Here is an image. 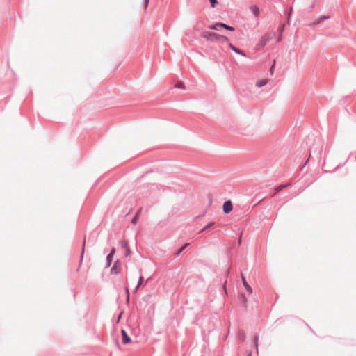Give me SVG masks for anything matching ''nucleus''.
Wrapping results in <instances>:
<instances>
[{
	"instance_id": "nucleus-24",
	"label": "nucleus",
	"mask_w": 356,
	"mask_h": 356,
	"mask_svg": "<svg viewBox=\"0 0 356 356\" xmlns=\"http://www.w3.org/2000/svg\"><path fill=\"white\" fill-rule=\"evenodd\" d=\"M258 341H259V336L258 335H255L254 336V345H255L257 348L258 347Z\"/></svg>"
},
{
	"instance_id": "nucleus-15",
	"label": "nucleus",
	"mask_w": 356,
	"mask_h": 356,
	"mask_svg": "<svg viewBox=\"0 0 356 356\" xmlns=\"http://www.w3.org/2000/svg\"><path fill=\"white\" fill-rule=\"evenodd\" d=\"M266 84H267V80L266 79H261V80H259L256 83V86H257L259 88H261V87H263V86H266Z\"/></svg>"
},
{
	"instance_id": "nucleus-29",
	"label": "nucleus",
	"mask_w": 356,
	"mask_h": 356,
	"mask_svg": "<svg viewBox=\"0 0 356 356\" xmlns=\"http://www.w3.org/2000/svg\"><path fill=\"white\" fill-rule=\"evenodd\" d=\"M240 336H241V340L243 341L245 339V334L243 332H242L240 334Z\"/></svg>"
},
{
	"instance_id": "nucleus-26",
	"label": "nucleus",
	"mask_w": 356,
	"mask_h": 356,
	"mask_svg": "<svg viewBox=\"0 0 356 356\" xmlns=\"http://www.w3.org/2000/svg\"><path fill=\"white\" fill-rule=\"evenodd\" d=\"M85 243H86V241L84 240L83 243L82 252H81V259L83 258L84 250H85Z\"/></svg>"
},
{
	"instance_id": "nucleus-7",
	"label": "nucleus",
	"mask_w": 356,
	"mask_h": 356,
	"mask_svg": "<svg viewBox=\"0 0 356 356\" xmlns=\"http://www.w3.org/2000/svg\"><path fill=\"white\" fill-rule=\"evenodd\" d=\"M241 280H242V282H243V285L244 288L250 294H251L252 293V289L251 286L247 282L245 277L243 276V275L242 273H241Z\"/></svg>"
},
{
	"instance_id": "nucleus-6",
	"label": "nucleus",
	"mask_w": 356,
	"mask_h": 356,
	"mask_svg": "<svg viewBox=\"0 0 356 356\" xmlns=\"http://www.w3.org/2000/svg\"><path fill=\"white\" fill-rule=\"evenodd\" d=\"M121 334H122V343L124 344L129 343L131 342V338L127 334V332L124 330H122Z\"/></svg>"
},
{
	"instance_id": "nucleus-34",
	"label": "nucleus",
	"mask_w": 356,
	"mask_h": 356,
	"mask_svg": "<svg viewBox=\"0 0 356 356\" xmlns=\"http://www.w3.org/2000/svg\"><path fill=\"white\" fill-rule=\"evenodd\" d=\"M282 38L281 36L278 38L277 41L280 42Z\"/></svg>"
},
{
	"instance_id": "nucleus-4",
	"label": "nucleus",
	"mask_w": 356,
	"mask_h": 356,
	"mask_svg": "<svg viewBox=\"0 0 356 356\" xmlns=\"http://www.w3.org/2000/svg\"><path fill=\"white\" fill-rule=\"evenodd\" d=\"M115 253V248H112L111 250V252L106 257V263L105 268H108L111 266Z\"/></svg>"
},
{
	"instance_id": "nucleus-31",
	"label": "nucleus",
	"mask_w": 356,
	"mask_h": 356,
	"mask_svg": "<svg viewBox=\"0 0 356 356\" xmlns=\"http://www.w3.org/2000/svg\"><path fill=\"white\" fill-rule=\"evenodd\" d=\"M139 288L140 287H138V284H137L136 286L135 287L134 290V292L136 293L138 290Z\"/></svg>"
},
{
	"instance_id": "nucleus-9",
	"label": "nucleus",
	"mask_w": 356,
	"mask_h": 356,
	"mask_svg": "<svg viewBox=\"0 0 356 356\" xmlns=\"http://www.w3.org/2000/svg\"><path fill=\"white\" fill-rule=\"evenodd\" d=\"M268 40H268V38H266V36H263V37L261 38V40H260V41H259V44H258V46H259V47H261V48L264 47L266 45V44L268 43Z\"/></svg>"
},
{
	"instance_id": "nucleus-3",
	"label": "nucleus",
	"mask_w": 356,
	"mask_h": 356,
	"mask_svg": "<svg viewBox=\"0 0 356 356\" xmlns=\"http://www.w3.org/2000/svg\"><path fill=\"white\" fill-rule=\"evenodd\" d=\"M122 270V264L119 260L115 261L113 266L111 269V274H119Z\"/></svg>"
},
{
	"instance_id": "nucleus-33",
	"label": "nucleus",
	"mask_w": 356,
	"mask_h": 356,
	"mask_svg": "<svg viewBox=\"0 0 356 356\" xmlns=\"http://www.w3.org/2000/svg\"><path fill=\"white\" fill-rule=\"evenodd\" d=\"M223 289L225 291H226V282L224 284Z\"/></svg>"
},
{
	"instance_id": "nucleus-28",
	"label": "nucleus",
	"mask_w": 356,
	"mask_h": 356,
	"mask_svg": "<svg viewBox=\"0 0 356 356\" xmlns=\"http://www.w3.org/2000/svg\"><path fill=\"white\" fill-rule=\"evenodd\" d=\"M125 293L127 294V296H129V288L127 286L125 287Z\"/></svg>"
},
{
	"instance_id": "nucleus-12",
	"label": "nucleus",
	"mask_w": 356,
	"mask_h": 356,
	"mask_svg": "<svg viewBox=\"0 0 356 356\" xmlns=\"http://www.w3.org/2000/svg\"><path fill=\"white\" fill-rule=\"evenodd\" d=\"M121 246L122 248H125L127 250V253H126V256H128L130 253V250H129V248L128 247V243L127 241H121Z\"/></svg>"
},
{
	"instance_id": "nucleus-30",
	"label": "nucleus",
	"mask_w": 356,
	"mask_h": 356,
	"mask_svg": "<svg viewBox=\"0 0 356 356\" xmlns=\"http://www.w3.org/2000/svg\"><path fill=\"white\" fill-rule=\"evenodd\" d=\"M284 25H282L280 28H279V31H280V33H282L283 31H284Z\"/></svg>"
},
{
	"instance_id": "nucleus-18",
	"label": "nucleus",
	"mask_w": 356,
	"mask_h": 356,
	"mask_svg": "<svg viewBox=\"0 0 356 356\" xmlns=\"http://www.w3.org/2000/svg\"><path fill=\"white\" fill-rule=\"evenodd\" d=\"M218 42H222V43L228 42L229 38L227 36L220 35Z\"/></svg>"
},
{
	"instance_id": "nucleus-5",
	"label": "nucleus",
	"mask_w": 356,
	"mask_h": 356,
	"mask_svg": "<svg viewBox=\"0 0 356 356\" xmlns=\"http://www.w3.org/2000/svg\"><path fill=\"white\" fill-rule=\"evenodd\" d=\"M222 209L225 213H229L233 209L232 202L230 200L225 202Z\"/></svg>"
},
{
	"instance_id": "nucleus-32",
	"label": "nucleus",
	"mask_w": 356,
	"mask_h": 356,
	"mask_svg": "<svg viewBox=\"0 0 356 356\" xmlns=\"http://www.w3.org/2000/svg\"><path fill=\"white\" fill-rule=\"evenodd\" d=\"M127 302L129 303V296H127Z\"/></svg>"
},
{
	"instance_id": "nucleus-13",
	"label": "nucleus",
	"mask_w": 356,
	"mask_h": 356,
	"mask_svg": "<svg viewBox=\"0 0 356 356\" xmlns=\"http://www.w3.org/2000/svg\"><path fill=\"white\" fill-rule=\"evenodd\" d=\"M328 19H330V16H321L316 22L314 23V25H318Z\"/></svg>"
},
{
	"instance_id": "nucleus-25",
	"label": "nucleus",
	"mask_w": 356,
	"mask_h": 356,
	"mask_svg": "<svg viewBox=\"0 0 356 356\" xmlns=\"http://www.w3.org/2000/svg\"><path fill=\"white\" fill-rule=\"evenodd\" d=\"M228 47L229 49H231L233 51H234V49H236V47L234 46L232 43L230 42H228Z\"/></svg>"
},
{
	"instance_id": "nucleus-2",
	"label": "nucleus",
	"mask_w": 356,
	"mask_h": 356,
	"mask_svg": "<svg viewBox=\"0 0 356 356\" xmlns=\"http://www.w3.org/2000/svg\"><path fill=\"white\" fill-rule=\"evenodd\" d=\"M219 27H221V29L224 28L225 29L230 31H234L235 30V29L233 26H229V25L222 23V22L216 23L215 24L209 26V28L211 30L217 31V30H218Z\"/></svg>"
},
{
	"instance_id": "nucleus-21",
	"label": "nucleus",
	"mask_w": 356,
	"mask_h": 356,
	"mask_svg": "<svg viewBox=\"0 0 356 356\" xmlns=\"http://www.w3.org/2000/svg\"><path fill=\"white\" fill-rule=\"evenodd\" d=\"M235 53H236L237 54H239V55H241L243 56H246L245 54L244 51H243L242 50H241L240 49H238V48H236V49H234V51Z\"/></svg>"
},
{
	"instance_id": "nucleus-19",
	"label": "nucleus",
	"mask_w": 356,
	"mask_h": 356,
	"mask_svg": "<svg viewBox=\"0 0 356 356\" xmlns=\"http://www.w3.org/2000/svg\"><path fill=\"white\" fill-rule=\"evenodd\" d=\"M175 87L176 88H179V89H185V85H184V83L183 82H181V81H179V82H177V83L175 84Z\"/></svg>"
},
{
	"instance_id": "nucleus-20",
	"label": "nucleus",
	"mask_w": 356,
	"mask_h": 356,
	"mask_svg": "<svg viewBox=\"0 0 356 356\" xmlns=\"http://www.w3.org/2000/svg\"><path fill=\"white\" fill-rule=\"evenodd\" d=\"M189 243H185L177 252V255L180 254L188 246Z\"/></svg>"
},
{
	"instance_id": "nucleus-10",
	"label": "nucleus",
	"mask_w": 356,
	"mask_h": 356,
	"mask_svg": "<svg viewBox=\"0 0 356 356\" xmlns=\"http://www.w3.org/2000/svg\"><path fill=\"white\" fill-rule=\"evenodd\" d=\"M290 185H291V183H286V184H281V185L275 187V194L278 193L280 191H281L282 190H283L285 188H287Z\"/></svg>"
},
{
	"instance_id": "nucleus-23",
	"label": "nucleus",
	"mask_w": 356,
	"mask_h": 356,
	"mask_svg": "<svg viewBox=\"0 0 356 356\" xmlns=\"http://www.w3.org/2000/svg\"><path fill=\"white\" fill-rule=\"evenodd\" d=\"M211 6L212 8H215L216 4L218 3V0H209Z\"/></svg>"
},
{
	"instance_id": "nucleus-17",
	"label": "nucleus",
	"mask_w": 356,
	"mask_h": 356,
	"mask_svg": "<svg viewBox=\"0 0 356 356\" xmlns=\"http://www.w3.org/2000/svg\"><path fill=\"white\" fill-rule=\"evenodd\" d=\"M139 272H140V277L138 278V284H138V287H140L143 284V282H144V277L142 275V270L140 269Z\"/></svg>"
},
{
	"instance_id": "nucleus-1",
	"label": "nucleus",
	"mask_w": 356,
	"mask_h": 356,
	"mask_svg": "<svg viewBox=\"0 0 356 356\" xmlns=\"http://www.w3.org/2000/svg\"><path fill=\"white\" fill-rule=\"evenodd\" d=\"M201 36L207 39L208 41L216 42L218 41L220 34H217L214 32L203 31L201 33Z\"/></svg>"
},
{
	"instance_id": "nucleus-14",
	"label": "nucleus",
	"mask_w": 356,
	"mask_h": 356,
	"mask_svg": "<svg viewBox=\"0 0 356 356\" xmlns=\"http://www.w3.org/2000/svg\"><path fill=\"white\" fill-rule=\"evenodd\" d=\"M328 19H330V16H321L316 22L314 23V25H318Z\"/></svg>"
},
{
	"instance_id": "nucleus-16",
	"label": "nucleus",
	"mask_w": 356,
	"mask_h": 356,
	"mask_svg": "<svg viewBox=\"0 0 356 356\" xmlns=\"http://www.w3.org/2000/svg\"><path fill=\"white\" fill-rule=\"evenodd\" d=\"M140 211H141V208L137 211L136 215L132 218V220H131V223L132 224L136 225L138 222V218H139L138 216H139V213L140 212Z\"/></svg>"
},
{
	"instance_id": "nucleus-22",
	"label": "nucleus",
	"mask_w": 356,
	"mask_h": 356,
	"mask_svg": "<svg viewBox=\"0 0 356 356\" xmlns=\"http://www.w3.org/2000/svg\"><path fill=\"white\" fill-rule=\"evenodd\" d=\"M241 300H242V302H243V303L244 305V307H247V301L248 300H247V298H246L245 294H241Z\"/></svg>"
},
{
	"instance_id": "nucleus-35",
	"label": "nucleus",
	"mask_w": 356,
	"mask_h": 356,
	"mask_svg": "<svg viewBox=\"0 0 356 356\" xmlns=\"http://www.w3.org/2000/svg\"><path fill=\"white\" fill-rule=\"evenodd\" d=\"M122 314V313H120V315H119V316H118V318H121Z\"/></svg>"
},
{
	"instance_id": "nucleus-11",
	"label": "nucleus",
	"mask_w": 356,
	"mask_h": 356,
	"mask_svg": "<svg viewBox=\"0 0 356 356\" xmlns=\"http://www.w3.org/2000/svg\"><path fill=\"white\" fill-rule=\"evenodd\" d=\"M250 10L252 13V14L255 16V17H258L260 14V10L259 8V7L256 5H254L252 6L251 8H250Z\"/></svg>"
},
{
	"instance_id": "nucleus-27",
	"label": "nucleus",
	"mask_w": 356,
	"mask_h": 356,
	"mask_svg": "<svg viewBox=\"0 0 356 356\" xmlns=\"http://www.w3.org/2000/svg\"><path fill=\"white\" fill-rule=\"evenodd\" d=\"M149 1V0H144L145 9H146L147 8Z\"/></svg>"
},
{
	"instance_id": "nucleus-8",
	"label": "nucleus",
	"mask_w": 356,
	"mask_h": 356,
	"mask_svg": "<svg viewBox=\"0 0 356 356\" xmlns=\"http://www.w3.org/2000/svg\"><path fill=\"white\" fill-rule=\"evenodd\" d=\"M215 223L213 222H211L205 225L200 231V232H209L211 229H212L214 226Z\"/></svg>"
}]
</instances>
